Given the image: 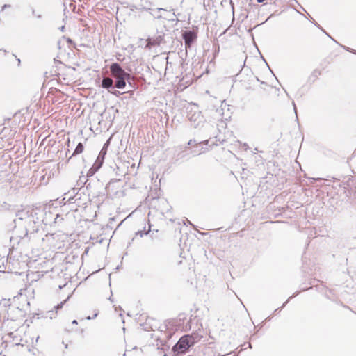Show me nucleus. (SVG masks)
<instances>
[{
  "label": "nucleus",
  "instance_id": "1",
  "mask_svg": "<svg viewBox=\"0 0 356 356\" xmlns=\"http://www.w3.org/2000/svg\"><path fill=\"white\" fill-rule=\"evenodd\" d=\"M110 76L108 78L112 79L113 84L118 89H124L127 83L131 86V75L127 72L118 63H113L109 66Z\"/></svg>",
  "mask_w": 356,
  "mask_h": 356
},
{
  "label": "nucleus",
  "instance_id": "2",
  "mask_svg": "<svg viewBox=\"0 0 356 356\" xmlns=\"http://www.w3.org/2000/svg\"><path fill=\"white\" fill-rule=\"evenodd\" d=\"M200 338L201 337L197 334L184 335L173 346V350L178 353H184L190 348V347L199 341Z\"/></svg>",
  "mask_w": 356,
  "mask_h": 356
},
{
  "label": "nucleus",
  "instance_id": "3",
  "mask_svg": "<svg viewBox=\"0 0 356 356\" xmlns=\"http://www.w3.org/2000/svg\"><path fill=\"white\" fill-rule=\"evenodd\" d=\"M14 222L15 224V228H16L17 225L22 226L26 225H29V227L35 225V222L33 220V216L29 214V211H19L17 213Z\"/></svg>",
  "mask_w": 356,
  "mask_h": 356
},
{
  "label": "nucleus",
  "instance_id": "4",
  "mask_svg": "<svg viewBox=\"0 0 356 356\" xmlns=\"http://www.w3.org/2000/svg\"><path fill=\"white\" fill-rule=\"evenodd\" d=\"M23 226L24 229H22L21 232H19L17 229V227L15 228V232L17 234V236L19 237L20 240H26L27 241H29L32 238L33 236H34L38 232V229L35 225L29 227V225H24Z\"/></svg>",
  "mask_w": 356,
  "mask_h": 356
},
{
  "label": "nucleus",
  "instance_id": "5",
  "mask_svg": "<svg viewBox=\"0 0 356 356\" xmlns=\"http://www.w3.org/2000/svg\"><path fill=\"white\" fill-rule=\"evenodd\" d=\"M101 87L108 90L111 94L119 97L122 93L119 90H115L117 88L113 84V81L112 79L108 78V76H103L101 81Z\"/></svg>",
  "mask_w": 356,
  "mask_h": 356
},
{
  "label": "nucleus",
  "instance_id": "6",
  "mask_svg": "<svg viewBox=\"0 0 356 356\" xmlns=\"http://www.w3.org/2000/svg\"><path fill=\"white\" fill-rule=\"evenodd\" d=\"M197 38V32L194 30H186L182 32V38L184 40L185 48L190 49Z\"/></svg>",
  "mask_w": 356,
  "mask_h": 356
},
{
  "label": "nucleus",
  "instance_id": "7",
  "mask_svg": "<svg viewBox=\"0 0 356 356\" xmlns=\"http://www.w3.org/2000/svg\"><path fill=\"white\" fill-rule=\"evenodd\" d=\"M188 120L195 129H201L205 122V119L200 112L190 113Z\"/></svg>",
  "mask_w": 356,
  "mask_h": 356
},
{
  "label": "nucleus",
  "instance_id": "8",
  "mask_svg": "<svg viewBox=\"0 0 356 356\" xmlns=\"http://www.w3.org/2000/svg\"><path fill=\"white\" fill-rule=\"evenodd\" d=\"M104 162L96 159L92 166L88 170L86 176L88 177L93 176L102 166Z\"/></svg>",
  "mask_w": 356,
  "mask_h": 356
},
{
  "label": "nucleus",
  "instance_id": "9",
  "mask_svg": "<svg viewBox=\"0 0 356 356\" xmlns=\"http://www.w3.org/2000/svg\"><path fill=\"white\" fill-rule=\"evenodd\" d=\"M163 41V35L159 34L155 37L149 38L147 40V45L156 46L159 45Z\"/></svg>",
  "mask_w": 356,
  "mask_h": 356
},
{
  "label": "nucleus",
  "instance_id": "10",
  "mask_svg": "<svg viewBox=\"0 0 356 356\" xmlns=\"http://www.w3.org/2000/svg\"><path fill=\"white\" fill-rule=\"evenodd\" d=\"M153 3L149 0H140V6L144 8L145 10L151 12L152 10V6Z\"/></svg>",
  "mask_w": 356,
  "mask_h": 356
},
{
  "label": "nucleus",
  "instance_id": "11",
  "mask_svg": "<svg viewBox=\"0 0 356 356\" xmlns=\"http://www.w3.org/2000/svg\"><path fill=\"white\" fill-rule=\"evenodd\" d=\"M161 10L167 11L168 10L163 8H158L156 10L154 11V13L149 12V14L154 18V19H162L163 16L161 14Z\"/></svg>",
  "mask_w": 356,
  "mask_h": 356
},
{
  "label": "nucleus",
  "instance_id": "12",
  "mask_svg": "<svg viewBox=\"0 0 356 356\" xmlns=\"http://www.w3.org/2000/svg\"><path fill=\"white\" fill-rule=\"evenodd\" d=\"M108 143V140L106 143V144L104 145V147L101 149L100 152L99 153V155L97 157V159L101 161L102 162H104L105 156L106 154V145Z\"/></svg>",
  "mask_w": 356,
  "mask_h": 356
},
{
  "label": "nucleus",
  "instance_id": "13",
  "mask_svg": "<svg viewBox=\"0 0 356 356\" xmlns=\"http://www.w3.org/2000/svg\"><path fill=\"white\" fill-rule=\"evenodd\" d=\"M83 149H84V147H83V145L82 144V143H79L78 145H76L74 152L71 155L70 158L73 156H75V155L82 153Z\"/></svg>",
  "mask_w": 356,
  "mask_h": 356
},
{
  "label": "nucleus",
  "instance_id": "14",
  "mask_svg": "<svg viewBox=\"0 0 356 356\" xmlns=\"http://www.w3.org/2000/svg\"><path fill=\"white\" fill-rule=\"evenodd\" d=\"M150 232H152L151 225H149V228L147 230H146L145 227H144V231L139 230L136 233V235H139L140 237H142L143 235H147Z\"/></svg>",
  "mask_w": 356,
  "mask_h": 356
},
{
  "label": "nucleus",
  "instance_id": "15",
  "mask_svg": "<svg viewBox=\"0 0 356 356\" xmlns=\"http://www.w3.org/2000/svg\"><path fill=\"white\" fill-rule=\"evenodd\" d=\"M209 140H206L202 142L197 143L195 140H190L188 143V145H197V144L209 145Z\"/></svg>",
  "mask_w": 356,
  "mask_h": 356
},
{
  "label": "nucleus",
  "instance_id": "16",
  "mask_svg": "<svg viewBox=\"0 0 356 356\" xmlns=\"http://www.w3.org/2000/svg\"><path fill=\"white\" fill-rule=\"evenodd\" d=\"M120 179H111L106 186V191L108 193L110 191V188L112 186V184L115 182L119 181Z\"/></svg>",
  "mask_w": 356,
  "mask_h": 356
},
{
  "label": "nucleus",
  "instance_id": "17",
  "mask_svg": "<svg viewBox=\"0 0 356 356\" xmlns=\"http://www.w3.org/2000/svg\"><path fill=\"white\" fill-rule=\"evenodd\" d=\"M69 299V297L67 298L66 300H65L63 302H61L60 303L58 304L56 306L54 307V308L56 309V312H57V311L58 309H60L63 307V305L66 302V301Z\"/></svg>",
  "mask_w": 356,
  "mask_h": 356
},
{
  "label": "nucleus",
  "instance_id": "18",
  "mask_svg": "<svg viewBox=\"0 0 356 356\" xmlns=\"http://www.w3.org/2000/svg\"><path fill=\"white\" fill-rule=\"evenodd\" d=\"M81 198V196L80 195L77 193L73 197H72L71 196L69 197V201H71L72 200H74V202L77 200H79Z\"/></svg>",
  "mask_w": 356,
  "mask_h": 356
},
{
  "label": "nucleus",
  "instance_id": "19",
  "mask_svg": "<svg viewBox=\"0 0 356 356\" xmlns=\"http://www.w3.org/2000/svg\"><path fill=\"white\" fill-rule=\"evenodd\" d=\"M32 15L36 17L38 19L42 18V15L35 13V10L33 8L32 9Z\"/></svg>",
  "mask_w": 356,
  "mask_h": 356
},
{
  "label": "nucleus",
  "instance_id": "20",
  "mask_svg": "<svg viewBox=\"0 0 356 356\" xmlns=\"http://www.w3.org/2000/svg\"><path fill=\"white\" fill-rule=\"evenodd\" d=\"M134 8H135L136 10H144V8L140 6V3H138L137 6H135Z\"/></svg>",
  "mask_w": 356,
  "mask_h": 356
},
{
  "label": "nucleus",
  "instance_id": "21",
  "mask_svg": "<svg viewBox=\"0 0 356 356\" xmlns=\"http://www.w3.org/2000/svg\"><path fill=\"white\" fill-rule=\"evenodd\" d=\"M97 314H98L97 313H95V314H94L93 317L88 316V317H86V319H88V320H90V319H92V318H96V317L97 316Z\"/></svg>",
  "mask_w": 356,
  "mask_h": 356
},
{
  "label": "nucleus",
  "instance_id": "22",
  "mask_svg": "<svg viewBox=\"0 0 356 356\" xmlns=\"http://www.w3.org/2000/svg\"><path fill=\"white\" fill-rule=\"evenodd\" d=\"M344 49H346L348 51L353 52V49H350L349 47H344ZM354 53H355V54H356V52H355V51H354Z\"/></svg>",
  "mask_w": 356,
  "mask_h": 356
},
{
  "label": "nucleus",
  "instance_id": "23",
  "mask_svg": "<svg viewBox=\"0 0 356 356\" xmlns=\"http://www.w3.org/2000/svg\"><path fill=\"white\" fill-rule=\"evenodd\" d=\"M292 298V296H291V297H290V298H289V299H288V300H286V301L283 304V305L282 306V308H283V307L286 305V304H287V302L289 301L290 298Z\"/></svg>",
  "mask_w": 356,
  "mask_h": 356
},
{
  "label": "nucleus",
  "instance_id": "24",
  "mask_svg": "<svg viewBox=\"0 0 356 356\" xmlns=\"http://www.w3.org/2000/svg\"><path fill=\"white\" fill-rule=\"evenodd\" d=\"M67 43H69V44H72V43L73 42H72V39H70V38H67Z\"/></svg>",
  "mask_w": 356,
  "mask_h": 356
},
{
  "label": "nucleus",
  "instance_id": "25",
  "mask_svg": "<svg viewBox=\"0 0 356 356\" xmlns=\"http://www.w3.org/2000/svg\"><path fill=\"white\" fill-rule=\"evenodd\" d=\"M10 5H7V4H5L3 8H2V10H3L4 8H7V7H10Z\"/></svg>",
  "mask_w": 356,
  "mask_h": 356
},
{
  "label": "nucleus",
  "instance_id": "26",
  "mask_svg": "<svg viewBox=\"0 0 356 356\" xmlns=\"http://www.w3.org/2000/svg\"><path fill=\"white\" fill-rule=\"evenodd\" d=\"M72 324L77 325V324H78L77 321H76V320H73V321H72Z\"/></svg>",
  "mask_w": 356,
  "mask_h": 356
},
{
  "label": "nucleus",
  "instance_id": "27",
  "mask_svg": "<svg viewBox=\"0 0 356 356\" xmlns=\"http://www.w3.org/2000/svg\"><path fill=\"white\" fill-rule=\"evenodd\" d=\"M293 106H294L295 113L297 115L296 107V105L294 103H293Z\"/></svg>",
  "mask_w": 356,
  "mask_h": 356
},
{
  "label": "nucleus",
  "instance_id": "28",
  "mask_svg": "<svg viewBox=\"0 0 356 356\" xmlns=\"http://www.w3.org/2000/svg\"><path fill=\"white\" fill-rule=\"evenodd\" d=\"M257 2H259V3H262V2H264L265 0H257Z\"/></svg>",
  "mask_w": 356,
  "mask_h": 356
},
{
  "label": "nucleus",
  "instance_id": "29",
  "mask_svg": "<svg viewBox=\"0 0 356 356\" xmlns=\"http://www.w3.org/2000/svg\"><path fill=\"white\" fill-rule=\"evenodd\" d=\"M326 34L329 36V38H330V39H331L332 40H334V38H333L332 37H331V35H329L327 33H326Z\"/></svg>",
  "mask_w": 356,
  "mask_h": 356
},
{
  "label": "nucleus",
  "instance_id": "30",
  "mask_svg": "<svg viewBox=\"0 0 356 356\" xmlns=\"http://www.w3.org/2000/svg\"><path fill=\"white\" fill-rule=\"evenodd\" d=\"M326 34L329 36V38H330V39H331L332 40H334V38H333L332 37H331V35H329L327 33H326Z\"/></svg>",
  "mask_w": 356,
  "mask_h": 356
},
{
  "label": "nucleus",
  "instance_id": "31",
  "mask_svg": "<svg viewBox=\"0 0 356 356\" xmlns=\"http://www.w3.org/2000/svg\"><path fill=\"white\" fill-rule=\"evenodd\" d=\"M326 34L329 36V38H330V39H331L332 40H334V38H333L332 37H331V35H329L327 33H326Z\"/></svg>",
  "mask_w": 356,
  "mask_h": 356
},
{
  "label": "nucleus",
  "instance_id": "32",
  "mask_svg": "<svg viewBox=\"0 0 356 356\" xmlns=\"http://www.w3.org/2000/svg\"><path fill=\"white\" fill-rule=\"evenodd\" d=\"M326 34L329 36V38H330V39H331L332 40H334V38H333L332 37H331V35H329L327 33H326Z\"/></svg>",
  "mask_w": 356,
  "mask_h": 356
},
{
  "label": "nucleus",
  "instance_id": "33",
  "mask_svg": "<svg viewBox=\"0 0 356 356\" xmlns=\"http://www.w3.org/2000/svg\"><path fill=\"white\" fill-rule=\"evenodd\" d=\"M206 149H207V148L204 149L203 147L201 149V150H202V152H204Z\"/></svg>",
  "mask_w": 356,
  "mask_h": 356
},
{
  "label": "nucleus",
  "instance_id": "34",
  "mask_svg": "<svg viewBox=\"0 0 356 356\" xmlns=\"http://www.w3.org/2000/svg\"><path fill=\"white\" fill-rule=\"evenodd\" d=\"M64 29H65V26H63L61 27V31H63Z\"/></svg>",
  "mask_w": 356,
  "mask_h": 356
},
{
  "label": "nucleus",
  "instance_id": "35",
  "mask_svg": "<svg viewBox=\"0 0 356 356\" xmlns=\"http://www.w3.org/2000/svg\"><path fill=\"white\" fill-rule=\"evenodd\" d=\"M172 15H173L174 17L176 16V14L174 12H173Z\"/></svg>",
  "mask_w": 356,
  "mask_h": 356
},
{
  "label": "nucleus",
  "instance_id": "36",
  "mask_svg": "<svg viewBox=\"0 0 356 356\" xmlns=\"http://www.w3.org/2000/svg\"><path fill=\"white\" fill-rule=\"evenodd\" d=\"M171 10H172V11H173V10H174V9H173V8H171V9H170V10H169V11H171Z\"/></svg>",
  "mask_w": 356,
  "mask_h": 356
},
{
  "label": "nucleus",
  "instance_id": "37",
  "mask_svg": "<svg viewBox=\"0 0 356 356\" xmlns=\"http://www.w3.org/2000/svg\"><path fill=\"white\" fill-rule=\"evenodd\" d=\"M152 231H153V232H158V230H157V229H153Z\"/></svg>",
  "mask_w": 356,
  "mask_h": 356
},
{
  "label": "nucleus",
  "instance_id": "38",
  "mask_svg": "<svg viewBox=\"0 0 356 356\" xmlns=\"http://www.w3.org/2000/svg\"><path fill=\"white\" fill-rule=\"evenodd\" d=\"M67 346H67V344H66V345H65V348H67Z\"/></svg>",
  "mask_w": 356,
  "mask_h": 356
}]
</instances>
